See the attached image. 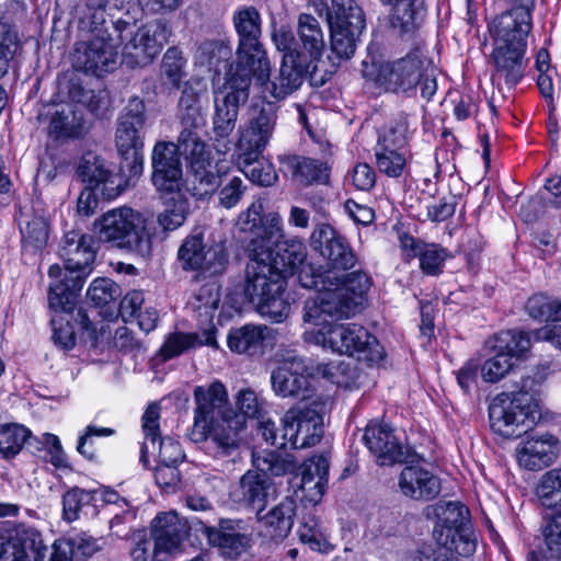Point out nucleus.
<instances>
[{"mask_svg":"<svg viewBox=\"0 0 561 561\" xmlns=\"http://www.w3.org/2000/svg\"><path fill=\"white\" fill-rule=\"evenodd\" d=\"M194 397V422L190 434L194 443H207L208 453L218 460L237 462L244 446V417L229 407L224 383L197 386Z\"/></svg>","mask_w":561,"mask_h":561,"instance_id":"f257e3e1","label":"nucleus"},{"mask_svg":"<svg viewBox=\"0 0 561 561\" xmlns=\"http://www.w3.org/2000/svg\"><path fill=\"white\" fill-rule=\"evenodd\" d=\"M94 237L72 230L64 236L59 255L65 270L54 264L48 270L51 278L48 289V305L71 308L83 287L85 277L92 271L95 260Z\"/></svg>","mask_w":561,"mask_h":561,"instance_id":"f03ea898","label":"nucleus"},{"mask_svg":"<svg viewBox=\"0 0 561 561\" xmlns=\"http://www.w3.org/2000/svg\"><path fill=\"white\" fill-rule=\"evenodd\" d=\"M128 28V21L106 20L105 10L100 3L89 18L91 38L76 44L70 54L72 67L96 77L113 71L118 57L116 45L124 43V32Z\"/></svg>","mask_w":561,"mask_h":561,"instance_id":"7ed1b4c3","label":"nucleus"},{"mask_svg":"<svg viewBox=\"0 0 561 561\" xmlns=\"http://www.w3.org/2000/svg\"><path fill=\"white\" fill-rule=\"evenodd\" d=\"M270 255L263 250L256 254L249 252L243 294L262 317L280 323L290 313V304L285 297L287 279L264 262Z\"/></svg>","mask_w":561,"mask_h":561,"instance_id":"20e7f679","label":"nucleus"},{"mask_svg":"<svg viewBox=\"0 0 561 561\" xmlns=\"http://www.w3.org/2000/svg\"><path fill=\"white\" fill-rule=\"evenodd\" d=\"M153 221L130 207H118L104 213L93 222L95 238L102 243L140 257L152 251Z\"/></svg>","mask_w":561,"mask_h":561,"instance_id":"39448f33","label":"nucleus"},{"mask_svg":"<svg viewBox=\"0 0 561 561\" xmlns=\"http://www.w3.org/2000/svg\"><path fill=\"white\" fill-rule=\"evenodd\" d=\"M424 51L416 47L404 57L381 64L376 83L387 92L410 95L420 87L421 95L430 101L437 91L436 77L428 71Z\"/></svg>","mask_w":561,"mask_h":561,"instance_id":"423d86ee","label":"nucleus"},{"mask_svg":"<svg viewBox=\"0 0 561 561\" xmlns=\"http://www.w3.org/2000/svg\"><path fill=\"white\" fill-rule=\"evenodd\" d=\"M535 379L522 377L518 390L499 393L489 407L492 430L507 438L519 437L535 422L537 404L534 398Z\"/></svg>","mask_w":561,"mask_h":561,"instance_id":"0eeeda50","label":"nucleus"},{"mask_svg":"<svg viewBox=\"0 0 561 561\" xmlns=\"http://www.w3.org/2000/svg\"><path fill=\"white\" fill-rule=\"evenodd\" d=\"M232 23L239 37L237 61L230 66L233 72L252 76L257 81H266L268 77V59L262 47V20L259 10L242 7L232 15Z\"/></svg>","mask_w":561,"mask_h":561,"instance_id":"6e6552de","label":"nucleus"},{"mask_svg":"<svg viewBox=\"0 0 561 561\" xmlns=\"http://www.w3.org/2000/svg\"><path fill=\"white\" fill-rule=\"evenodd\" d=\"M252 78L229 69L224 90L215 94L211 130L214 147L219 153L225 154L231 149L230 136L236 128L240 107L249 100Z\"/></svg>","mask_w":561,"mask_h":561,"instance_id":"1a4fd4ad","label":"nucleus"},{"mask_svg":"<svg viewBox=\"0 0 561 561\" xmlns=\"http://www.w3.org/2000/svg\"><path fill=\"white\" fill-rule=\"evenodd\" d=\"M316 341L334 353L356 357L358 362L375 364L383 358V348L378 340L356 323L324 325Z\"/></svg>","mask_w":561,"mask_h":561,"instance_id":"9d476101","label":"nucleus"},{"mask_svg":"<svg viewBox=\"0 0 561 561\" xmlns=\"http://www.w3.org/2000/svg\"><path fill=\"white\" fill-rule=\"evenodd\" d=\"M331 51L347 60L355 54L357 42L365 28V15L354 0H331L327 11Z\"/></svg>","mask_w":561,"mask_h":561,"instance_id":"9b49d317","label":"nucleus"},{"mask_svg":"<svg viewBox=\"0 0 561 561\" xmlns=\"http://www.w3.org/2000/svg\"><path fill=\"white\" fill-rule=\"evenodd\" d=\"M436 515L438 520L433 530L436 543L453 547L459 556L472 554L477 542L468 508L459 502H447L436 508Z\"/></svg>","mask_w":561,"mask_h":561,"instance_id":"f8f14e48","label":"nucleus"},{"mask_svg":"<svg viewBox=\"0 0 561 561\" xmlns=\"http://www.w3.org/2000/svg\"><path fill=\"white\" fill-rule=\"evenodd\" d=\"M325 403L313 400L296 404L283 416L284 436L293 448H308L317 445L323 436Z\"/></svg>","mask_w":561,"mask_h":561,"instance_id":"ddd939ff","label":"nucleus"},{"mask_svg":"<svg viewBox=\"0 0 561 561\" xmlns=\"http://www.w3.org/2000/svg\"><path fill=\"white\" fill-rule=\"evenodd\" d=\"M48 546L35 527L25 523H0V559L5 561H45Z\"/></svg>","mask_w":561,"mask_h":561,"instance_id":"4468645a","label":"nucleus"},{"mask_svg":"<svg viewBox=\"0 0 561 561\" xmlns=\"http://www.w3.org/2000/svg\"><path fill=\"white\" fill-rule=\"evenodd\" d=\"M178 260L184 271H196L206 276L224 274L229 264L225 243L207 244L202 233H192L183 240L178 250Z\"/></svg>","mask_w":561,"mask_h":561,"instance_id":"2eb2a0df","label":"nucleus"},{"mask_svg":"<svg viewBox=\"0 0 561 561\" xmlns=\"http://www.w3.org/2000/svg\"><path fill=\"white\" fill-rule=\"evenodd\" d=\"M277 124V105L266 102L255 111L238 141L239 153L245 161H256L264 152Z\"/></svg>","mask_w":561,"mask_h":561,"instance_id":"dca6fc26","label":"nucleus"},{"mask_svg":"<svg viewBox=\"0 0 561 561\" xmlns=\"http://www.w3.org/2000/svg\"><path fill=\"white\" fill-rule=\"evenodd\" d=\"M205 89L199 82L186 81L178 102V118L181 125L180 148L205 144L198 130L205 126L202 96Z\"/></svg>","mask_w":561,"mask_h":561,"instance_id":"f3484780","label":"nucleus"},{"mask_svg":"<svg viewBox=\"0 0 561 561\" xmlns=\"http://www.w3.org/2000/svg\"><path fill=\"white\" fill-rule=\"evenodd\" d=\"M160 407L158 403H151L142 415V430L145 442L140 450V460L147 466L148 456L158 451V462L179 466L183 462L185 455L181 445L170 438H161L159 428Z\"/></svg>","mask_w":561,"mask_h":561,"instance_id":"a211bd4d","label":"nucleus"},{"mask_svg":"<svg viewBox=\"0 0 561 561\" xmlns=\"http://www.w3.org/2000/svg\"><path fill=\"white\" fill-rule=\"evenodd\" d=\"M180 138L178 144L158 141L151 153V182L160 193L172 194L182 186Z\"/></svg>","mask_w":561,"mask_h":561,"instance_id":"6ab92c4d","label":"nucleus"},{"mask_svg":"<svg viewBox=\"0 0 561 561\" xmlns=\"http://www.w3.org/2000/svg\"><path fill=\"white\" fill-rule=\"evenodd\" d=\"M363 440L380 466L414 462L417 458L411 447L400 443L388 424L369 423L365 428Z\"/></svg>","mask_w":561,"mask_h":561,"instance_id":"aec40b11","label":"nucleus"},{"mask_svg":"<svg viewBox=\"0 0 561 561\" xmlns=\"http://www.w3.org/2000/svg\"><path fill=\"white\" fill-rule=\"evenodd\" d=\"M188 163L187 190L197 199L211 197L220 186L221 174L211 171L210 154L206 144L181 148Z\"/></svg>","mask_w":561,"mask_h":561,"instance_id":"412c9836","label":"nucleus"},{"mask_svg":"<svg viewBox=\"0 0 561 561\" xmlns=\"http://www.w3.org/2000/svg\"><path fill=\"white\" fill-rule=\"evenodd\" d=\"M310 247L328 261L330 271H346L357 259L344 236L328 224L318 225L311 233Z\"/></svg>","mask_w":561,"mask_h":561,"instance_id":"4be33fe9","label":"nucleus"},{"mask_svg":"<svg viewBox=\"0 0 561 561\" xmlns=\"http://www.w3.org/2000/svg\"><path fill=\"white\" fill-rule=\"evenodd\" d=\"M146 104L135 95L128 99L116 121L115 147L117 151L144 150Z\"/></svg>","mask_w":561,"mask_h":561,"instance_id":"5701e85b","label":"nucleus"},{"mask_svg":"<svg viewBox=\"0 0 561 561\" xmlns=\"http://www.w3.org/2000/svg\"><path fill=\"white\" fill-rule=\"evenodd\" d=\"M274 393L283 399H306L311 393L310 374L302 358L291 357L271 371Z\"/></svg>","mask_w":561,"mask_h":561,"instance_id":"b1692460","label":"nucleus"},{"mask_svg":"<svg viewBox=\"0 0 561 561\" xmlns=\"http://www.w3.org/2000/svg\"><path fill=\"white\" fill-rule=\"evenodd\" d=\"M260 250L271 254L264 262L282 272L286 279L299 270L307 257L306 247L298 239L278 241L274 247L270 245L268 240L253 239L249 244V252L256 254Z\"/></svg>","mask_w":561,"mask_h":561,"instance_id":"393cba45","label":"nucleus"},{"mask_svg":"<svg viewBox=\"0 0 561 561\" xmlns=\"http://www.w3.org/2000/svg\"><path fill=\"white\" fill-rule=\"evenodd\" d=\"M234 502L256 511L260 515L271 500L277 496V488L273 480L257 471L255 468L248 470L238 482L232 492Z\"/></svg>","mask_w":561,"mask_h":561,"instance_id":"a878e982","label":"nucleus"},{"mask_svg":"<svg viewBox=\"0 0 561 561\" xmlns=\"http://www.w3.org/2000/svg\"><path fill=\"white\" fill-rule=\"evenodd\" d=\"M309 64L298 55H283L280 67L273 79L268 76L266 81L256 82L265 87V92L275 100H284L302 85L309 71Z\"/></svg>","mask_w":561,"mask_h":561,"instance_id":"bb28decb","label":"nucleus"},{"mask_svg":"<svg viewBox=\"0 0 561 561\" xmlns=\"http://www.w3.org/2000/svg\"><path fill=\"white\" fill-rule=\"evenodd\" d=\"M491 59L494 71L491 76L493 84L507 87L516 85L524 77L527 61L525 59L526 47L510 45H493Z\"/></svg>","mask_w":561,"mask_h":561,"instance_id":"cd10ccee","label":"nucleus"},{"mask_svg":"<svg viewBox=\"0 0 561 561\" xmlns=\"http://www.w3.org/2000/svg\"><path fill=\"white\" fill-rule=\"evenodd\" d=\"M533 24L530 19L502 12L490 25L493 45L527 47V37Z\"/></svg>","mask_w":561,"mask_h":561,"instance_id":"c85d7f7f","label":"nucleus"},{"mask_svg":"<svg viewBox=\"0 0 561 561\" xmlns=\"http://www.w3.org/2000/svg\"><path fill=\"white\" fill-rule=\"evenodd\" d=\"M401 492L413 500L430 501L440 492V481L432 472L416 467L407 466L400 473Z\"/></svg>","mask_w":561,"mask_h":561,"instance_id":"c756f323","label":"nucleus"},{"mask_svg":"<svg viewBox=\"0 0 561 561\" xmlns=\"http://www.w3.org/2000/svg\"><path fill=\"white\" fill-rule=\"evenodd\" d=\"M151 534L154 539L153 553L175 551L185 536L184 526L174 512L162 513L156 516L151 524Z\"/></svg>","mask_w":561,"mask_h":561,"instance_id":"7c9ffc66","label":"nucleus"},{"mask_svg":"<svg viewBox=\"0 0 561 561\" xmlns=\"http://www.w3.org/2000/svg\"><path fill=\"white\" fill-rule=\"evenodd\" d=\"M121 161L118 172L110 180L108 199L116 198L128 186L135 184L144 171V150L117 151Z\"/></svg>","mask_w":561,"mask_h":561,"instance_id":"2f4dec72","label":"nucleus"},{"mask_svg":"<svg viewBox=\"0 0 561 561\" xmlns=\"http://www.w3.org/2000/svg\"><path fill=\"white\" fill-rule=\"evenodd\" d=\"M297 34L301 57L309 62L318 61L325 49V41L317 18L308 13L299 14Z\"/></svg>","mask_w":561,"mask_h":561,"instance_id":"473e14b6","label":"nucleus"},{"mask_svg":"<svg viewBox=\"0 0 561 561\" xmlns=\"http://www.w3.org/2000/svg\"><path fill=\"white\" fill-rule=\"evenodd\" d=\"M279 161L291 172L294 180L304 185L327 183L329 180L328 165L319 160L299 156H284L279 158Z\"/></svg>","mask_w":561,"mask_h":561,"instance_id":"72a5a7b5","label":"nucleus"},{"mask_svg":"<svg viewBox=\"0 0 561 561\" xmlns=\"http://www.w3.org/2000/svg\"><path fill=\"white\" fill-rule=\"evenodd\" d=\"M78 174L89 187L101 188V194L108 199L107 182L112 179L113 173L107 168L104 158L93 151L85 152L80 160Z\"/></svg>","mask_w":561,"mask_h":561,"instance_id":"f704fd0d","label":"nucleus"},{"mask_svg":"<svg viewBox=\"0 0 561 561\" xmlns=\"http://www.w3.org/2000/svg\"><path fill=\"white\" fill-rule=\"evenodd\" d=\"M382 2L392 5L390 24L401 34L413 32L423 21V0H393Z\"/></svg>","mask_w":561,"mask_h":561,"instance_id":"c9c22d12","label":"nucleus"},{"mask_svg":"<svg viewBox=\"0 0 561 561\" xmlns=\"http://www.w3.org/2000/svg\"><path fill=\"white\" fill-rule=\"evenodd\" d=\"M296 508L295 500L287 496L265 515L260 514L257 517L271 529L272 537L283 539L287 537L294 525Z\"/></svg>","mask_w":561,"mask_h":561,"instance_id":"e433bc0d","label":"nucleus"},{"mask_svg":"<svg viewBox=\"0 0 561 561\" xmlns=\"http://www.w3.org/2000/svg\"><path fill=\"white\" fill-rule=\"evenodd\" d=\"M533 334L517 330L502 331L485 342V346L492 352H502L513 358L523 356L531 345Z\"/></svg>","mask_w":561,"mask_h":561,"instance_id":"4c0bfd02","label":"nucleus"},{"mask_svg":"<svg viewBox=\"0 0 561 561\" xmlns=\"http://www.w3.org/2000/svg\"><path fill=\"white\" fill-rule=\"evenodd\" d=\"M204 340L196 333L174 332L168 335L160 354L164 360L180 356L181 354L196 347L197 345H209L217 347L215 334L213 331H206L203 334Z\"/></svg>","mask_w":561,"mask_h":561,"instance_id":"58836bf2","label":"nucleus"},{"mask_svg":"<svg viewBox=\"0 0 561 561\" xmlns=\"http://www.w3.org/2000/svg\"><path fill=\"white\" fill-rule=\"evenodd\" d=\"M329 467V459L325 455L313 456L304 466L301 486L305 491H316L310 499L314 503H318L324 493Z\"/></svg>","mask_w":561,"mask_h":561,"instance_id":"ea45409f","label":"nucleus"},{"mask_svg":"<svg viewBox=\"0 0 561 561\" xmlns=\"http://www.w3.org/2000/svg\"><path fill=\"white\" fill-rule=\"evenodd\" d=\"M198 524L199 528H196V530L202 531L206 536L208 543L211 547H217L220 553L229 559L238 558L250 547V538L244 534L228 537L218 536L213 529V525H209L208 519H198Z\"/></svg>","mask_w":561,"mask_h":561,"instance_id":"a19ab883","label":"nucleus"},{"mask_svg":"<svg viewBox=\"0 0 561 561\" xmlns=\"http://www.w3.org/2000/svg\"><path fill=\"white\" fill-rule=\"evenodd\" d=\"M253 467L263 474L283 477L293 473L297 468L295 457L289 454H280L274 450L252 453Z\"/></svg>","mask_w":561,"mask_h":561,"instance_id":"79ce46f5","label":"nucleus"},{"mask_svg":"<svg viewBox=\"0 0 561 561\" xmlns=\"http://www.w3.org/2000/svg\"><path fill=\"white\" fill-rule=\"evenodd\" d=\"M553 447L548 440L531 437L518 451V462L528 470H541L554 459Z\"/></svg>","mask_w":561,"mask_h":561,"instance_id":"37998d69","label":"nucleus"},{"mask_svg":"<svg viewBox=\"0 0 561 561\" xmlns=\"http://www.w3.org/2000/svg\"><path fill=\"white\" fill-rule=\"evenodd\" d=\"M264 341L263 329L253 324H245L230 330L227 343L229 348L238 354H256Z\"/></svg>","mask_w":561,"mask_h":561,"instance_id":"c03bdc74","label":"nucleus"},{"mask_svg":"<svg viewBox=\"0 0 561 561\" xmlns=\"http://www.w3.org/2000/svg\"><path fill=\"white\" fill-rule=\"evenodd\" d=\"M77 299L73 301L71 308L51 307L49 308L55 312L51 317L50 324L53 328V341L55 345L62 350H71L76 345V331L71 323L73 318V310L76 308Z\"/></svg>","mask_w":561,"mask_h":561,"instance_id":"a18cd8bd","label":"nucleus"},{"mask_svg":"<svg viewBox=\"0 0 561 561\" xmlns=\"http://www.w3.org/2000/svg\"><path fill=\"white\" fill-rule=\"evenodd\" d=\"M323 308L327 316L335 319L350 318L358 313L362 308L350 298L345 289L339 286H331L321 294Z\"/></svg>","mask_w":561,"mask_h":561,"instance_id":"49530a36","label":"nucleus"},{"mask_svg":"<svg viewBox=\"0 0 561 561\" xmlns=\"http://www.w3.org/2000/svg\"><path fill=\"white\" fill-rule=\"evenodd\" d=\"M133 28L134 24L130 23V28L124 32L123 59L131 68L145 67L153 61V57L146 42L138 41V30L134 32Z\"/></svg>","mask_w":561,"mask_h":561,"instance_id":"de8ad7c7","label":"nucleus"},{"mask_svg":"<svg viewBox=\"0 0 561 561\" xmlns=\"http://www.w3.org/2000/svg\"><path fill=\"white\" fill-rule=\"evenodd\" d=\"M137 30L138 41L146 42L147 49L152 55L153 59L161 53L172 34L170 25L164 20L151 21Z\"/></svg>","mask_w":561,"mask_h":561,"instance_id":"09e8293b","label":"nucleus"},{"mask_svg":"<svg viewBox=\"0 0 561 561\" xmlns=\"http://www.w3.org/2000/svg\"><path fill=\"white\" fill-rule=\"evenodd\" d=\"M48 130L57 140L79 138L83 134V122L72 111H57L50 119Z\"/></svg>","mask_w":561,"mask_h":561,"instance_id":"8fccbe9b","label":"nucleus"},{"mask_svg":"<svg viewBox=\"0 0 561 561\" xmlns=\"http://www.w3.org/2000/svg\"><path fill=\"white\" fill-rule=\"evenodd\" d=\"M542 561H561V513L545 516Z\"/></svg>","mask_w":561,"mask_h":561,"instance_id":"3c124183","label":"nucleus"},{"mask_svg":"<svg viewBox=\"0 0 561 561\" xmlns=\"http://www.w3.org/2000/svg\"><path fill=\"white\" fill-rule=\"evenodd\" d=\"M30 436L31 432L23 425H2L0 427V455L4 459L14 458Z\"/></svg>","mask_w":561,"mask_h":561,"instance_id":"603ef678","label":"nucleus"},{"mask_svg":"<svg viewBox=\"0 0 561 561\" xmlns=\"http://www.w3.org/2000/svg\"><path fill=\"white\" fill-rule=\"evenodd\" d=\"M24 248L42 250L48 240V224L43 216L33 215L20 224Z\"/></svg>","mask_w":561,"mask_h":561,"instance_id":"864d4df0","label":"nucleus"},{"mask_svg":"<svg viewBox=\"0 0 561 561\" xmlns=\"http://www.w3.org/2000/svg\"><path fill=\"white\" fill-rule=\"evenodd\" d=\"M248 186L241 176L221 174L220 186L217 190L218 203L221 207L230 209L239 204Z\"/></svg>","mask_w":561,"mask_h":561,"instance_id":"5fc2aeb1","label":"nucleus"},{"mask_svg":"<svg viewBox=\"0 0 561 561\" xmlns=\"http://www.w3.org/2000/svg\"><path fill=\"white\" fill-rule=\"evenodd\" d=\"M337 279L334 286L345 289L350 298L363 308L366 294L371 286L370 277L363 271H354L342 275V277L337 276Z\"/></svg>","mask_w":561,"mask_h":561,"instance_id":"6e6d98bb","label":"nucleus"},{"mask_svg":"<svg viewBox=\"0 0 561 561\" xmlns=\"http://www.w3.org/2000/svg\"><path fill=\"white\" fill-rule=\"evenodd\" d=\"M537 495L547 508L561 507V469H552L542 476Z\"/></svg>","mask_w":561,"mask_h":561,"instance_id":"4d7b16f0","label":"nucleus"},{"mask_svg":"<svg viewBox=\"0 0 561 561\" xmlns=\"http://www.w3.org/2000/svg\"><path fill=\"white\" fill-rule=\"evenodd\" d=\"M187 214L186 199L182 197L171 198L165 209L158 215L157 222L163 232L174 231L185 222Z\"/></svg>","mask_w":561,"mask_h":561,"instance_id":"13d9d810","label":"nucleus"},{"mask_svg":"<svg viewBox=\"0 0 561 561\" xmlns=\"http://www.w3.org/2000/svg\"><path fill=\"white\" fill-rule=\"evenodd\" d=\"M238 163L243 174L254 184L260 186H272L278 181V175L271 163L256 161H245L242 153H239Z\"/></svg>","mask_w":561,"mask_h":561,"instance_id":"bf43d9fd","label":"nucleus"},{"mask_svg":"<svg viewBox=\"0 0 561 561\" xmlns=\"http://www.w3.org/2000/svg\"><path fill=\"white\" fill-rule=\"evenodd\" d=\"M185 60L182 51L178 47H170L163 55L161 62V79L163 83H169L179 89L184 77L183 67Z\"/></svg>","mask_w":561,"mask_h":561,"instance_id":"052dcab7","label":"nucleus"},{"mask_svg":"<svg viewBox=\"0 0 561 561\" xmlns=\"http://www.w3.org/2000/svg\"><path fill=\"white\" fill-rule=\"evenodd\" d=\"M375 157L378 170L390 178H399L405 169V151L375 147Z\"/></svg>","mask_w":561,"mask_h":561,"instance_id":"680f3d73","label":"nucleus"},{"mask_svg":"<svg viewBox=\"0 0 561 561\" xmlns=\"http://www.w3.org/2000/svg\"><path fill=\"white\" fill-rule=\"evenodd\" d=\"M87 296L95 307H106L122 296V288L110 278H96L90 285Z\"/></svg>","mask_w":561,"mask_h":561,"instance_id":"e2e57ef3","label":"nucleus"},{"mask_svg":"<svg viewBox=\"0 0 561 561\" xmlns=\"http://www.w3.org/2000/svg\"><path fill=\"white\" fill-rule=\"evenodd\" d=\"M231 47L222 41H205L197 48V60L201 65L217 67L231 57Z\"/></svg>","mask_w":561,"mask_h":561,"instance_id":"0e129e2a","label":"nucleus"},{"mask_svg":"<svg viewBox=\"0 0 561 561\" xmlns=\"http://www.w3.org/2000/svg\"><path fill=\"white\" fill-rule=\"evenodd\" d=\"M560 308V301L551 299L543 294H536L528 298L525 310L536 320H549L552 319L558 321V309Z\"/></svg>","mask_w":561,"mask_h":561,"instance_id":"69168bd1","label":"nucleus"},{"mask_svg":"<svg viewBox=\"0 0 561 561\" xmlns=\"http://www.w3.org/2000/svg\"><path fill=\"white\" fill-rule=\"evenodd\" d=\"M513 367L514 363L510 356L502 354V352H494V355L481 365V377L485 382H497L504 378Z\"/></svg>","mask_w":561,"mask_h":561,"instance_id":"338daca9","label":"nucleus"},{"mask_svg":"<svg viewBox=\"0 0 561 561\" xmlns=\"http://www.w3.org/2000/svg\"><path fill=\"white\" fill-rule=\"evenodd\" d=\"M297 272L298 279L302 287L318 291L331 289V286L336 284L334 280H339L335 272L327 271L324 273H316L310 265L302 264Z\"/></svg>","mask_w":561,"mask_h":561,"instance_id":"774afa93","label":"nucleus"}]
</instances>
